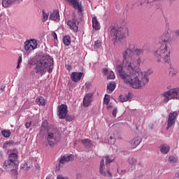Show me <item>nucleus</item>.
Masks as SVG:
<instances>
[{
	"mask_svg": "<svg viewBox=\"0 0 179 179\" xmlns=\"http://www.w3.org/2000/svg\"><path fill=\"white\" fill-rule=\"evenodd\" d=\"M126 66L127 71L124 70L122 64H116V72L124 83L130 85L133 89H143L146 83H149L148 76L153 73L152 70H148L143 74L134 63H128Z\"/></svg>",
	"mask_w": 179,
	"mask_h": 179,
	"instance_id": "f257e3e1",
	"label": "nucleus"
},
{
	"mask_svg": "<svg viewBox=\"0 0 179 179\" xmlns=\"http://www.w3.org/2000/svg\"><path fill=\"white\" fill-rule=\"evenodd\" d=\"M34 65H36L34 68L36 73L43 76L47 71L49 73L52 72L54 59L50 55L39 56L37 60L34 57H30L28 60L29 68H31Z\"/></svg>",
	"mask_w": 179,
	"mask_h": 179,
	"instance_id": "f03ea898",
	"label": "nucleus"
},
{
	"mask_svg": "<svg viewBox=\"0 0 179 179\" xmlns=\"http://www.w3.org/2000/svg\"><path fill=\"white\" fill-rule=\"evenodd\" d=\"M161 46L154 52V56L157 62H162L164 58V62L169 64L170 62V50H167V47L171 43V36L170 34H164L161 37Z\"/></svg>",
	"mask_w": 179,
	"mask_h": 179,
	"instance_id": "7ed1b4c3",
	"label": "nucleus"
},
{
	"mask_svg": "<svg viewBox=\"0 0 179 179\" xmlns=\"http://www.w3.org/2000/svg\"><path fill=\"white\" fill-rule=\"evenodd\" d=\"M19 167V162H17V154L15 152L8 155V159L3 163V169L7 171H11L13 176H17V168Z\"/></svg>",
	"mask_w": 179,
	"mask_h": 179,
	"instance_id": "20e7f679",
	"label": "nucleus"
},
{
	"mask_svg": "<svg viewBox=\"0 0 179 179\" xmlns=\"http://www.w3.org/2000/svg\"><path fill=\"white\" fill-rule=\"evenodd\" d=\"M124 30L127 31V28L124 29L122 27H118L116 25H111L110 27V37H112V40L115 45L124 39V37H125Z\"/></svg>",
	"mask_w": 179,
	"mask_h": 179,
	"instance_id": "39448f33",
	"label": "nucleus"
},
{
	"mask_svg": "<svg viewBox=\"0 0 179 179\" xmlns=\"http://www.w3.org/2000/svg\"><path fill=\"white\" fill-rule=\"evenodd\" d=\"M46 141L49 145L52 147L55 143L61 141V132L58 129L50 125L49 127L48 134L46 136Z\"/></svg>",
	"mask_w": 179,
	"mask_h": 179,
	"instance_id": "423d86ee",
	"label": "nucleus"
},
{
	"mask_svg": "<svg viewBox=\"0 0 179 179\" xmlns=\"http://www.w3.org/2000/svg\"><path fill=\"white\" fill-rule=\"evenodd\" d=\"M134 48H135V45H130L129 48L122 52V62L123 65H124V68H126V71L127 64H132L131 61H132L134 58Z\"/></svg>",
	"mask_w": 179,
	"mask_h": 179,
	"instance_id": "0eeeda50",
	"label": "nucleus"
},
{
	"mask_svg": "<svg viewBox=\"0 0 179 179\" xmlns=\"http://www.w3.org/2000/svg\"><path fill=\"white\" fill-rule=\"evenodd\" d=\"M164 103H169L171 99H178L179 96V89L178 88H173L171 90H169L163 93Z\"/></svg>",
	"mask_w": 179,
	"mask_h": 179,
	"instance_id": "6e6552de",
	"label": "nucleus"
},
{
	"mask_svg": "<svg viewBox=\"0 0 179 179\" xmlns=\"http://www.w3.org/2000/svg\"><path fill=\"white\" fill-rule=\"evenodd\" d=\"M48 131H50V126H48V121L47 120H45L39 129V136H41L42 138H47L48 135Z\"/></svg>",
	"mask_w": 179,
	"mask_h": 179,
	"instance_id": "1a4fd4ad",
	"label": "nucleus"
},
{
	"mask_svg": "<svg viewBox=\"0 0 179 179\" xmlns=\"http://www.w3.org/2000/svg\"><path fill=\"white\" fill-rule=\"evenodd\" d=\"M68 114V106L61 104L57 107V115L60 120H64Z\"/></svg>",
	"mask_w": 179,
	"mask_h": 179,
	"instance_id": "9d476101",
	"label": "nucleus"
},
{
	"mask_svg": "<svg viewBox=\"0 0 179 179\" xmlns=\"http://www.w3.org/2000/svg\"><path fill=\"white\" fill-rule=\"evenodd\" d=\"M178 115V113L177 111H174L169 113V118L167 120V127H166V131H169L170 128L176 124V120H177V117Z\"/></svg>",
	"mask_w": 179,
	"mask_h": 179,
	"instance_id": "9b49d317",
	"label": "nucleus"
},
{
	"mask_svg": "<svg viewBox=\"0 0 179 179\" xmlns=\"http://www.w3.org/2000/svg\"><path fill=\"white\" fill-rule=\"evenodd\" d=\"M67 24L69 26L71 30L78 33L79 27H78V24H79V22L76 20V18H73L72 20H69Z\"/></svg>",
	"mask_w": 179,
	"mask_h": 179,
	"instance_id": "f8f14e48",
	"label": "nucleus"
},
{
	"mask_svg": "<svg viewBox=\"0 0 179 179\" xmlns=\"http://www.w3.org/2000/svg\"><path fill=\"white\" fill-rule=\"evenodd\" d=\"M93 93L86 94L83 99V106L84 107H89L90 106V103L93 101Z\"/></svg>",
	"mask_w": 179,
	"mask_h": 179,
	"instance_id": "ddd939ff",
	"label": "nucleus"
},
{
	"mask_svg": "<svg viewBox=\"0 0 179 179\" xmlns=\"http://www.w3.org/2000/svg\"><path fill=\"white\" fill-rule=\"evenodd\" d=\"M74 159L75 156L73 155H66L63 156L59 160V167H61V164H64L65 162H72Z\"/></svg>",
	"mask_w": 179,
	"mask_h": 179,
	"instance_id": "4468645a",
	"label": "nucleus"
},
{
	"mask_svg": "<svg viewBox=\"0 0 179 179\" xmlns=\"http://www.w3.org/2000/svg\"><path fill=\"white\" fill-rule=\"evenodd\" d=\"M82 75H83L82 72H73L71 75V79L73 82L78 83L82 79Z\"/></svg>",
	"mask_w": 179,
	"mask_h": 179,
	"instance_id": "2eb2a0df",
	"label": "nucleus"
},
{
	"mask_svg": "<svg viewBox=\"0 0 179 179\" xmlns=\"http://www.w3.org/2000/svg\"><path fill=\"white\" fill-rule=\"evenodd\" d=\"M103 167H104V159H101L100 162V168H99V173L101 174V176H104L106 177H112L111 173H110V171H108L107 172L103 171Z\"/></svg>",
	"mask_w": 179,
	"mask_h": 179,
	"instance_id": "dca6fc26",
	"label": "nucleus"
},
{
	"mask_svg": "<svg viewBox=\"0 0 179 179\" xmlns=\"http://www.w3.org/2000/svg\"><path fill=\"white\" fill-rule=\"evenodd\" d=\"M50 20H54L55 22H59V11L55 10L52 13H50L49 16Z\"/></svg>",
	"mask_w": 179,
	"mask_h": 179,
	"instance_id": "f3484780",
	"label": "nucleus"
},
{
	"mask_svg": "<svg viewBox=\"0 0 179 179\" xmlns=\"http://www.w3.org/2000/svg\"><path fill=\"white\" fill-rule=\"evenodd\" d=\"M78 142H81V143H83V145L87 149H90V148L93 146V141H92L89 138H85L84 140H79Z\"/></svg>",
	"mask_w": 179,
	"mask_h": 179,
	"instance_id": "a211bd4d",
	"label": "nucleus"
},
{
	"mask_svg": "<svg viewBox=\"0 0 179 179\" xmlns=\"http://www.w3.org/2000/svg\"><path fill=\"white\" fill-rule=\"evenodd\" d=\"M67 2L72 3L73 8H77L78 11L82 12V6L79 4V0H65Z\"/></svg>",
	"mask_w": 179,
	"mask_h": 179,
	"instance_id": "6ab92c4d",
	"label": "nucleus"
},
{
	"mask_svg": "<svg viewBox=\"0 0 179 179\" xmlns=\"http://www.w3.org/2000/svg\"><path fill=\"white\" fill-rule=\"evenodd\" d=\"M22 0H2V5L4 8H8L9 5H12L14 2L19 3Z\"/></svg>",
	"mask_w": 179,
	"mask_h": 179,
	"instance_id": "aec40b11",
	"label": "nucleus"
},
{
	"mask_svg": "<svg viewBox=\"0 0 179 179\" xmlns=\"http://www.w3.org/2000/svg\"><path fill=\"white\" fill-rule=\"evenodd\" d=\"M132 93L129 92L127 95H120L119 100L121 103H124V101H128L129 99H132Z\"/></svg>",
	"mask_w": 179,
	"mask_h": 179,
	"instance_id": "412c9836",
	"label": "nucleus"
},
{
	"mask_svg": "<svg viewBox=\"0 0 179 179\" xmlns=\"http://www.w3.org/2000/svg\"><path fill=\"white\" fill-rule=\"evenodd\" d=\"M141 142H142V138L140 136H137L133 140L130 141V143L134 148H136V146H138Z\"/></svg>",
	"mask_w": 179,
	"mask_h": 179,
	"instance_id": "4be33fe9",
	"label": "nucleus"
},
{
	"mask_svg": "<svg viewBox=\"0 0 179 179\" xmlns=\"http://www.w3.org/2000/svg\"><path fill=\"white\" fill-rule=\"evenodd\" d=\"M150 5L155 6L156 9H162V0H153L150 2Z\"/></svg>",
	"mask_w": 179,
	"mask_h": 179,
	"instance_id": "5701e85b",
	"label": "nucleus"
},
{
	"mask_svg": "<svg viewBox=\"0 0 179 179\" xmlns=\"http://www.w3.org/2000/svg\"><path fill=\"white\" fill-rule=\"evenodd\" d=\"M92 27L94 30H100V23L96 17H92Z\"/></svg>",
	"mask_w": 179,
	"mask_h": 179,
	"instance_id": "b1692460",
	"label": "nucleus"
},
{
	"mask_svg": "<svg viewBox=\"0 0 179 179\" xmlns=\"http://www.w3.org/2000/svg\"><path fill=\"white\" fill-rule=\"evenodd\" d=\"M160 150L164 155H167L170 152V147L167 145H162L160 146Z\"/></svg>",
	"mask_w": 179,
	"mask_h": 179,
	"instance_id": "393cba45",
	"label": "nucleus"
},
{
	"mask_svg": "<svg viewBox=\"0 0 179 179\" xmlns=\"http://www.w3.org/2000/svg\"><path fill=\"white\" fill-rule=\"evenodd\" d=\"M116 86L115 82H110L107 85V90H109V92H114Z\"/></svg>",
	"mask_w": 179,
	"mask_h": 179,
	"instance_id": "a878e982",
	"label": "nucleus"
},
{
	"mask_svg": "<svg viewBox=\"0 0 179 179\" xmlns=\"http://www.w3.org/2000/svg\"><path fill=\"white\" fill-rule=\"evenodd\" d=\"M13 145H15V141H6L3 145V149H4V150H6L8 146H13Z\"/></svg>",
	"mask_w": 179,
	"mask_h": 179,
	"instance_id": "bb28decb",
	"label": "nucleus"
},
{
	"mask_svg": "<svg viewBox=\"0 0 179 179\" xmlns=\"http://www.w3.org/2000/svg\"><path fill=\"white\" fill-rule=\"evenodd\" d=\"M134 54H136L137 57H140V55H143V49L135 48V46H134V48L133 49V55Z\"/></svg>",
	"mask_w": 179,
	"mask_h": 179,
	"instance_id": "cd10ccee",
	"label": "nucleus"
},
{
	"mask_svg": "<svg viewBox=\"0 0 179 179\" xmlns=\"http://www.w3.org/2000/svg\"><path fill=\"white\" fill-rule=\"evenodd\" d=\"M36 101L38 106H45V101L43 96L37 98Z\"/></svg>",
	"mask_w": 179,
	"mask_h": 179,
	"instance_id": "c85d7f7f",
	"label": "nucleus"
},
{
	"mask_svg": "<svg viewBox=\"0 0 179 179\" xmlns=\"http://www.w3.org/2000/svg\"><path fill=\"white\" fill-rule=\"evenodd\" d=\"M63 43L64 45H69L71 44V37L69 36H66L63 38Z\"/></svg>",
	"mask_w": 179,
	"mask_h": 179,
	"instance_id": "c756f323",
	"label": "nucleus"
},
{
	"mask_svg": "<svg viewBox=\"0 0 179 179\" xmlns=\"http://www.w3.org/2000/svg\"><path fill=\"white\" fill-rule=\"evenodd\" d=\"M31 50H36L37 48V41L36 39L29 40Z\"/></svg>",
	"mask_w": 179,
	"mask_h": 179,
	"instance_id": "7c9ffc66",
	"label": "nucleus"
},
{
	"mask_svg": "<svg viewBox=\"0 0 179 179\" xmlns=\"http://www.w3.org/2000/svg\"><path fill=\"white\" fill-rule=\"evenodd\" d=\"M107 139L109 145H114V143H115V138H114V135L108 136Z\"/></svg>",
	"mask_w": 179,
	"mask_h": 179,
	"instance_id": "2f4dec72",
	"label": "nucleus"
},
{
	"mask_svg": "<svg viewBox=\"0 0 179 179\" xmlns=\"http://www.w3.org/2000/svg\"><path fill=\"white\" fill-rule=\"evenodd\" d=\"M50 15L49 13H45V10H42V16H43V19H42V22H47V20H48V16Z\"/></svg>",
	"mask_w": 179,
	"mask_h": 179,
	"instance_id": "473e14b6",
	"label": "nucleus"
},
{
	"mask_svg": "<svg viewBox=\"0 0 179 179\" xmlns=\"http://www.w3.org/2000/svg\"><path fill=\"white\" fill-rule=\"evenodd\" d=\"M149 3H150L149 0H145L144 3H141L140 6H141V9L143 10H146V8H148V5H149Z\"/></svg>",
	"mask_w": 179,
	"mask_h": 179,
	"instance_id": "72a5a7b5",
	"label": "nucleus"
},
{
	"mask_svg": "<svg viewBox=\"0 0 179 179\" xmlns=\"http://www.w3.org/2000/svg\"><path fill=\"white\" fill-rule=\"evenodd\" d=\"M24 44V48L25 51H29V50H30V48L31 47V44L30 43V40L25 41Z\"/></svg>",
	"mask_w": 179,
	"mask_h": 179,
	"instance_id": "f704fd0d",
	"label": "nucleus"
},
{
	"mask_svg": "<svg viewBox=\"0 0 179 179\" xmlns=\"http://www.w3.org/2000/svg\"><path fill=\"white\" fill-rule=\"evenodd\" d=\"M128 163L131 164V166H135L136 164V159L133 157H129Z\"/></svg>",
	"mask_w": 179,
	"mask_h": 179,
	"instance_id": "c9c22d12",
	"label": "nucleus"
},
{
	"mask_svg": "<svg viewBox=\"0 0 179 179\" xmlns=\"http://www.w3.org/2000/svg\"><path fill=\"white\" fill-rule=\"evenodd\" d=\"M64 120L66 121H68L69 122H71V121H73L75 120V116L73 115H69L68 113L66 115V117H64Z\"/></svg>",
	"mask_w": 179,
	"mask_h": 179,
	"instance_id": "e433bc0d",
	"label": "nucleus"
},
{
	"mask_svg": "<svg viewBox=\"0 0 179 179\" xmlns=\"http://www.w3.org/2000/svg\"><path fill=\"white\" fill-rule=\"evenodd\" d=\"M1 133L4 138H9V136H10V131H9L3 130Z\"/></svg>",
	"mask_w": 179,
	"mask_h": 179,
	"instance_id": "4c0bfd02",
	"label": "nucleus"
},
{
	"mask_svg": "<svg viewBox=\"0 0 179 179\" xmlns=\"http://www.w3.org/2000/svg\"><path fill=\"white\" fill-rule=\"evenodd\" d=\"M103 103L104 104H108V103H110V95L105 94V96L103 98Z\"/></svg>",
	"mask_w": 179,
	"mask_h": 179,
	"instance_id": "58836bf2",
	"label": "nucleus"
},
{
	"mask_svg": "<svg viewBox=\"0 0 179 179\" xmlns=\"http://www.w3.org/2000/svg\"><path fill=\"white\" fill-rule=\"evenodd\" d=\"M107 79H115V74L113 71H110L108 74Z\"/></svg>",
	"mask_w": 179,
	"mask_h": 179,
	"instance_id": "ea45409f",
	"label": "nucleus"
},
{
	"mask_svg": "<svg viewBox=\"0 0 179 179\" xmlns=\"http://www.w3.org/2000/svg\"><path fill=\"white\" fill-rule=\"evenodd\" d=\"M169 163H171L172 164H174V163H176L177 162V158H176L175 157L173 156H170L169 157Z\"/></svg>",
	"mask_w": 179,
	"mask_h": 179,
	"instance_id": "a19ab883",
	"label": "nucleus"
},
{
	"mask_svg": "<svg viewBox=\"0 0 179 179\" xmlns=\"http://www.w3.org/2000/svg\"><path fill=\"white\" fill-rule=\"evenodd\" d=\"M106 164L113 163V162H114V159H111V158H110V156L108 155L106 157Z\"/></svg>",
	"mask_w": 179,
	"mask_h": 179,
	"instance_id": "79ce46f5",
	"label": "nucleus"
},
{
	"mask_svg": "<svg viewBox=\"0 0 179 179\" xmlns=\"http://www.w3.org/2000/svg\"><path fill=\"white\" fill-rule=\"evenodd\" d=\"M20 64H22V56H20L18 57L17 69H19V68H20Z\"/></svg>",
	"mask_w": 179,
	"mask_h": 179,
	"instance_id": "37998d69",
	"label": "nucleus"
},
{
	"mask_svg": "<svg viewBox=\"0 0 179 179\" xmlns=\"http://www.w3.org/2000/svg\"><path fill=\"white\" fill-rule=\"evenodd\" d=\"M94 45H95V47H97V48H100L101 47V42H100V41L97 40L96 41H95Z\"/></svg>",
	"mask_w": 179,
	"mask_h": 179,
	"instance_id": "c03bdc74",
	"label": "nucleus"
},
{
	"mask_svg": "<svg viewBox=\"0 0 179 179\" xmlns=\"http://www.w3.org/2000/svg\"><path fill=\"white\" fill-rule=\"evenodd\" d=\"M117 113H118V108H115L112 112V114L114 117H117Z\"/></svg>",
	"mask_w": 179,
	"mask_h": 179,
	"instance_id": "a18cd8bd",
	"label": "nucleus"
},
{
	"mask_svg": "<svg viewBox=\"0 0 179 179\" xmlns=\"http://www.w3.org/2000/svg\"><path fill=\"white\" fill-rule=\"evenodd\" d=\"M52 36L53 37L54 40H58V36H57V33H55V31L52 33Z\"/></svg>",
	"mask_w": 179,
	"mask_h": 179,
	"instance_id": "49530a36",
	"label": "nucleus"
},
{
	"mask_svg": "<svg viewBox=\"0 0 179 179\" xmlns=\"http://www.w3.org/2000/svg\"><path fill=\"white\" fill-rule=\"evenodd\" d=\"M102 72H103V75H107L108 73V69L106 68H103L102 70Z\"/></svg>",
	"mask_w": 179,
	"mask_h": 179,
	"instance_id": "de8ad7c7",
	"label": "nucleus"
},
{
	"mask_svg": "<svg viewBox=\"0 0 179 179\" xmlns=\"http://www.w3.org/2000/svg\"><path fill=\"white\" fill-rule=\"evenodd\" d=\"M26 128L29 129L30 127H31V122H26L25 123Z\"/></svg>",
	"mask_w": 179,
	"mask_h": 179,
	"instance_id": "09e8293b",
	"label": "nucleus"
},
{
	"mask_svg": "<svg viewBox=\"0 0 179 179\" xmlns=\"http://www.w3.org/2000/svg\"><path fill=\"white\" fill-rule=\"evenodd\" d=\"M91 85L92 84H90V83H85V87H87V89H90Z\"/></svg>",
	"mask_w": 179,
	"mask_h": 179,
	"instance_id": "8fccbe9b",
	"label": "nucleus"
},
{
	"mask_svg": "<svg viewBox=\"0 0 179 179\" xmlns=\"http://www.w3.org/2000/svg\"><path fill=\"white\" fill-rule=\"evenodd\" d=\"M57 179H68V178H65V177H64V176H62L61 175H59L57 176Z\"/></svg>",
	"mask_w": 179,
	"mask_h": 179,
	"instance_id": "3c124183",
	"label": "nucleus"
},
{
	"mask_svg": "<svg viewBox=\"0 0 179 179\" xmlns=\"http://www.w3.org/2000/svg\"><path fill=\"white\" fill-rule=\"evenodd\" d=\"M141 58L138 57V59H137V65H141Z\"/></svg>",
	"mask_w": 179,
	"mask_h": 179,
	"instance_id": "603ef678",
	"label": "nucleus"
},
{
	"mask_svg": "<svg viewBox=\"0 0 179 179\" xmlns=\"http://www.w3.org/2000/svg\"><path fill=\"white\" fill-rule=\"evenodd\" d=\"M175 35H176L177 37H178V36H179V29H178L177 31H176Z\"/></svg>",
	"mask_w": 179,
	"mask_h": 179,
	"instance_id": "864d4df0",
	"label": "nucleus"
},
{
	"mask_svg": "<svg viewBox=\"0 0 179 179\" xmlns=\"http://www.w3.org/2000/svg\"><path fill=\"white\" fill-rule=\"evenodd\" d=\"M67 69H68L69 71H71V69H72V66L68 65V66H67Z\"/></svg>",
	"mask_w": 179,
	"mask_h": 179,
	"instance_id": "5fc2aeb1",
	"label": "nucleus"
},
{
	"mask_svg": "<svg viewBox=\"0 0 179 179\" xmlns=\"http://www.w3.org/2000/svg\"><path fill=\"white\" fill-rule=\"evenodd\" d=\"M31 75L32 76H34L35 75H36V71H32L31 72Z\"/></svg>",
	"mask_w": 179,
	"mask_h": 179,
	"instance_id": "6e6d98bb",
	"label": "nucleus"
},
{
	"mask_svg": "<svg viewBox=\"0 0 179 179\" xmlns=\"http://www.w3.org/2000/svg\"><path fill=\"white\" fill-rule=\"evenodd\" d=\"M110 108H113V106H108V110H110Z\"/></svg>",
	"mask_w": 179,
	"mask_h": 179,
	"instance_id": "4d7b16f0",
	"label": "nucleus"
},
{
	"mask_svg": "<svg viewBox=\"0 0 179 179\" xmlns=\"http://www.w3.org/2000/svg\"><path fill=\"white\" fill-rule=\"evenodd\" d=\"M176 177L177 178H179V173H176Z\"/></svg>",
	"mask_w": 179,
	"mask_h": 179,
	"instance_id": "13d9d810",
	"label": "nucleus"
},
{
	"mask_svg": "<svg viewBox=\"0 0 179 179\" xmlns=\"http://www.w3.org/2000/svg\"><path fill=\"white\" fill-rule=\"evenodd\" d=\"M36 169H40V166L38 164L36 165Z\"/></svg>",
	"mask_w": 179,
	"mask_h": 179,
	"instance_id": "bf43d9fd",
	"label": "nucleus"
},
{
	"mask_svg": "<svg viewBox=\"0 0 179 179\" xmlns=\"http://www.w3.org/2000/svg\"><path fill=\"white\" fill-rule=\"evenodd\" d=\"M73 145L74 146H76V141H74Z\"/></svg>",
	"mask_w": 179,
	"mask_h": 179,
	"instance_id": "052dcab7",
	"label": "nucleus"
},
{
	"mask_svg": "<svg viewBox=\"0 0 179 179\" xmlns=\"http://www.w3.org/2000/svg\"><path fill=\"white\" fill-rule=\"evenodd\" d=\"M142 164L141 162L138 163V166H141Z\"/></svg>",
	"mask_w": 179,
	"mask_h": 179,
	"instance_id": "680f3d73",
	"label": "nucleus"
},
{
	"mask_svg": "<svg viewBox=\"0 0 179 179\" xmlns=\"http://www.w3.org/2000/svg\"><path fill=\"white\" fill-rule=\"evenodd\" d=\"M15 145H19V143H17V142L15 143Z\"/></svg>",
	"mask_w": 179,
	"mask_h": 179,
	"instance_id": "e2e57ef3",
	"label": "nucleus"
},
{
	"mask_svg": "<svg viewBox=\"0 0 179 179\" xmlns=\"http://www.w3.org/2000/svg\"><path fill=\"white\" fill-rule=\"evenodd\" d=\"M122 173H125V171L122 170Z\"/></svg>",
	"mask_w": 179,
	"mask_h": 179,
	"instance_id": "0e129e2a",
	"label": "nucleus"
},
{
	"mask_svg": "<svg viewBox=\"0 0 179 179\" xmlns=\"http://www.w3.org/2000/svg\"><path fill=\"white\" fill-rule=\"evenodd\" d=\"M174 75H176V73H173V76H174Z\"/></svg>",
	"mask_w": 179,
	"mask_h": 179,
	"instance_id": "69168bd1",
	"label": "nucleus"
},
{
	"mask_svg": "<svg viewBox=\"0 0 179 179\" xmlns=\"http://www.w3.org/2000/svg\"><path fill=\"white\" fill-rule=\"evenodd\" d=\"M117 179H122V178H117Z\"/></svg>",
	"mask_w": 179,
	"mask_h": 179,
	"instance_id": "338daca9",
	"label": "nucleus"
},
{
	"mask_svg": "<svg viewBox=\"0 0 179 179\" xmlns=\"http://www.w3.org/2000/svg\"><path fill=\"white\" fill-rule=\"evenodd\" d=\"M46 179H48V178H46Z\"/></svg>",
	"mask_w": 179,
	"mask_h": 179,
	"instance_id": "774afa93",
	"label": "nucleus"
}]
</instances>
